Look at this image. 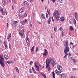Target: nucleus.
I'll return each instance as SVG.
<instances>
[{
  "mask_svg": "<svg viewBox=\"0 0 78 78\" xmlns=\"http://www.w3.org/2000/svg\"><path fill=\"white\" fill-rule=\"evenodd\" d=\"M58 70L60 71H58V70L56 69L55 71V72L58 75H61V74L59 73H61L62 72V67L61 66H57Z\"/></svg>",
  "mask_w": 78,
  "mask_h": 78,
  "instance_id": "f257e3e1",
  "label": "nucleus"
},
{
  "mask_svg": "<svg viewBox=\"0 0 78 78\" xmlns=\"http://www.w3.org/2000/svg\"><path fill=\"white\" fill-rule=\"evenodd\" d=\"M54 16H55L56 19V21L59 20V13L58 10H56L54 13Z\"/></svg>",
  "mask_w": 78,
  "mask_h": 78,
  "instance_id": "f03ea898",
  "label": "nucleus"
},
{
  "mask_svg": "<svg viewBox=\"0 0 78 78\" xmlns=\"http://www.w3.org/2000/svg\"><path fill=\"white\" fill-rule=\"evenodd\" d=\"M49 62L52 64V67H54L55 65V61L52 59L51 58H48Z\"/></svg>",
  "mask_w": 78,
  "mask_h": 78,
  "instance_id": "7ed1b4c3",
  "label": "nucleus"
},
{
  "mask_svg": "<svg viewBox=\"0 0 78 78\" xmlns=\"http://www.w3.org/2000/svg\"><path fill=\"white\" fill-rule=\"evenodd\" d=\"M70 50V48L69 47H66L65 49H64V53H66L67 52H69Z\"/></svg>",
  "mask_w": 78,
  "mask_h": 78,
  "instance_id": "20e7f679",
  "label": "nucleus"
},
{
  "mask_svg": "<svg viewBox=\"0 0 78 78\" xmlns=\"http://www.w3.org/2000/svg\"><path fill=\"white\" fill-rule=\"evenodd\" d=\"M26 42L27 45H28V46H29L30 45V39H29V38H28V36H27L26 37Z\"/></svg>",
  "mask_w": 78,
  "mask_h": 78,
  "instance_id": "39448f33",
  "label": "nucleus"
},
{
  "mask_svg": "<svg viewBox=\"0 0 78 78\" xmlns=\"http://www.w3.org/2000/svg\"><path fill=\"white\" fill-rule=\"evenodd\" d=\"M43 55H44L45 56H48V51L47 49H44V53H43Z\"/></svg>",
  "mask_w": 78,
  "mask_h": 78,
  "instance_id": "423d86ee",
  "label": "nucleus"
},
{
  "mask_svg": "<svg viewBox=\"0 0 78 78\" xmlns=\"http://www.w3.org/2000/svg\"><path fill=\"white\" fill-rule=\"evenodd\" d=\"M0 64L1 66L2 67H4V66H5V64L4 61H3L2 60H0Z\"/></svg>",
  "mask_w": 78,
  "mask_h": 78,
  "instance_id": "0eeeda50",
  "label": "nucleus"
},
{
  "mask_svg": "<svg viewBox=\"0 0 78 78\" xmlns=\"http://www.w3.org/2000/svg\"><path fill=\"white\" fill-rule=\"evenodd\" d=\"M25 10V8L23 7L20 9V13H22L23 12H24Z\"/></svg>",
  "mask_w": 78,
  "mask_h": 78,
  "instance_id": "6e6552de",
  "label": "nucleus"
},
{
  "mask_svg": "<svg viewBox=\"0 0 78 78\" xmlns=\"http://www.w3.org/2000/svg\"><path fill=\"white\" fill-rule=\"evenodd\" d=\"M46 69H48V71H49L50 70H51V68H50V66L49 65H46Z\"/></svg>",
  "mask_w": 78,
  "mask_h": 78,
  "instance_id": "1a4fd4ad",
  "label": "nucleus"
},
{
  "mask_svg": "<svg viewBox=\"0 0 78 78\" xmlns=\"http://www.w3.org/2000/svg\"><path fill=\"white\" fill-rule=\"evenodd\" d=\"M64 46L66 47H69V42L68 41H65V43L64 44Z\"/></svg>",
  "mask_w": 78,
  "mask_h": 78,
  "instance_id": "9d476101",
  "label": "nucleus"
},
{
  "mask_svg": "<svg viewBox=\"0 0 78 78\" xmlns=\"http://www.w3.org/2000/svg\"><path fill=\"white\" fill-rule=\"evenodd\" d=\"M75 19L77 20H78V14L77 13H75Z\"/></svg>",
  "mask_w": 78,
  "mask_h": 78,
  "instance_id": "9b49d317",
  "label": "nucleus"
},
{
  "mask_svg": "<svg viewBox=\"0 0 78 78\" xmlns=\"http://www.w3.org/2000/svg\"><path fill=\"white\" fill-rule=\"evenodd\" d=\"M46 65H49L50 64V61H49V60L48 59H47L46 61Z\"/></svg>",
  "mask_w": 78,
  "mask_h": 78,
  "instance_id": "f8f14e48",
  "label": "nucleus"
},
{
  "mask_svg": "<svg viewBox=\"0 0 78 78\" xmlns=\"http://www.w3.org/2000/svg\"><path fill=\"white\" fill-rule=\"evenodd\" d=\"M60 75L61 78H66V75L64 74H62L61 75L60 74Z\"/></svg>",
  "mask_w": 78,
  "mask_h": 78,
  "instance_id": "ddd939ff",
  "label": "nucleus"
},
{
  "mask_svg": "<svg viewBox=\"0 0 78 78\" xmlns=\"http://www.w3.org/2000/svg\"><path fill=\"white\" fill-rule=\"evenodd\" d=\"M41 75L43 76L44 77V78H47V76H46L45 74H44L43 72L41 73Z\"/></svg>",
  "mask_w": 78,
  "mask_h": 78,
  "instance_id": "4468645a",
  "label": "nucleus"
},
{
  "mask_svg": "<svg viewBox=\"0 0 78 78\" xmlns=\"http://www.w3.org/2000/svg\"><path fill=\"white\" fill-rule=\"evenodd\" d=\"M59 20L60 21H64V20H65L64 18V17L62 16L61 17V18H60Z\"/></svg>",
  "mask_w": 78,
  "mask_h": 78,
  "instance_id": "2eb2a0df",
  "label": "nucleus"
},
{
  "mask_svg": "<svg viewBox=\"0 0 78 78\" xmlns=\"http://www.w3.org/2000/svg\"><path fill=\"white\" fill-rule=\"evenodd\" d=\"M23 21L25 23H28V19H25L24 20H23Z\"/></svg>",
  "mask_w": 78,
  "mask_h": 78,
  "instance_id": "dca6fc26",
  "label": "nucleus"
},
{
  "mask_svg": "<svg viewBox=\"0 0 78 78\" xmlns=\"http://www.w3.org/2000/svg\"><path fill=\"white\" fill-rule=\"evenodd\" d=\"M28 3V2L27 1H25L24 3H23V5H28V4H27Z\"/></svg>",
  "mask_w": 78,
  "mask_h": 78,
  "instance_id": "f3484780",
  "label": "nucleus"
},
{
  "mask_svg": "<svg viewBox=\"0 0 78 78\" xmlns=\"http://www.w3.org/2000/svg\"><path fill=\"white\" fill-rule=\"evenodd\" d=\"M35 67L37 69V71H39V66L37 65H36Z\"/></svg>",
  "mask_w": 78,
  "mask_h": 78,
  "instance_id": "a211bd4d",
  "label": "nucleus"
},
{
  "mask_svg": "<svg viewBox=\"0 0 78 78\" xmlns=\"http://www.w3.org/2000/svg\"><path fill=\"white\" fill-rule=\"evenodd\" d=\"M2 3L4 6H5V5H6V2H5V0H2Z\"/></svg>",
  "mask_w": 78,
  "mask_h": 78,
  "instance_id": "6ab92c4d",
  "label": "nucleus"
},
{
  "mask_svg": "<svg viewBox=\"0 0 78 78\" xmlns=\"http://www.w3.org/2000/svg\"><path fill=\"white\" fill-rule=\"evenodd\" d=\"M12 26L14 27H16V24H15V23H14V22H12Z\"/></svg>",
  "mask_w": 78,
  "mask_h": 78,
  "instance_id": "aec40b11",
  "label": "nucleus"
},
{
  "mask_svg": "<svg viewBox=\"0 0 78 78\" xmlns=\"http://www.w3.org/2000/svg\"><path fill=\"white\" fill-rule=\"evenodd\" d=\"M4 57L5 59H6V60H7V59H8V58H9L8 56L7 55H4Z\"/></svg>",
  "mask_w": 78,
  "mask_h": 78,
  "instance_id": "412c9836",
  "label": "nucleus"
},
{
  "mask_svg": "<svg viewBox=\"0 0 78 78\" xmlns=\"http://www.w3.org/2000/svg\"><path fill=\"white\" fill-rule=\"evenodd\" d=\"M32 69L33 70V71L34 72V73L35 74H36V71L34 70V68L33 67H32Z\"/></svg>",
  "mask_w": 78,
  "mask_h": 78,
  "instance_id": "4be33fe9",
  "label": "nucleus"
},
{
  "mask_svg": "<svg viewBox=\"0 0 78 78\" xmlns=\"http://www.w3.org/2000/svg\"><path fill=\"white\" fill-rule=\"evenodd\" d=\"M69 29L71 31H72V30H73V27L72 26H70Z\"/></svg>",
  "mask_w": 78,
  "mask_h": 78,
  "instance_id": "5701e85b",
  "label": "nucleus"
},
{
  "mask_svg": "<svg viewBox=\"0 0 78 78\" xmlns=\"http://www.w3.org/2000/svg\"><path fill=\"white\" fill-rule=\"evenodd\" d=\"M51 22V20H50V18H49L48 20V23L49 24H50V22Z\"/></svg>",
  "mask_w": 78,
  "mask_h": 78,
  "instance_id": "b1692460",
  "label": "nucleus"
},
{
  "mask_svg": "<svg viewBox=\"0 0 78 78\" xmlns=\"http://www.w3.org/2000/svg\"><path fill=\"white\" fill-rule=\"evenodd\" d=\"M11 33H10L8 34V37H9V38L11 39Z\"/></svg>",
  "mask_w": 78,
  "mask_h": 78,
  "instance_id": "393cba45",
  "label": "nucleus"
},
{
  "mask_svg": "<svg viewBox=\"0 0 78 78\" xmlns=\"http://www.w3.org/2000/svg\"><path fill=\"white\" fill-rule=\"evenodd\" d=\"M41 16L42 17V18L43 19H45V16L44 14H42L41 15Z\"/></svg>",
  "mask_w": 78,
  "mask_h": 78,
  "instance_id": "a878e982",
  "label": "nucleus"
},
{
  "mask_svg": "<svg viewBox=\"0 0 78 78\" xmlns=\"http://www.w3.org/2000/svg\"><path fill=\"white\" fill-rule=\"evenodd\" d=\"M64 53L65 54V55L64 57V58H66L67 56V55H68V54H67V52H64Z\"/></svg>",
  "mask_w": 78,
  "mask_h": 78,
  "instance_id": "bb28decb",
  "label": "nucleus"
},
{
  "mask_svg": "<svg viewBox=\"0 0 78 78\" xmlns=\"http://www.w3.org/2000/svg\"><path fill=\"white\" fill-rule=\"evenodd\" d=\"M0 9L1 12H3L4 11V9L2 7L0 8Z\"/></svg>",
  "mask_w": 78,
  "mask_h": 78,
  "instance_id": "cd10ccee",
  "label": "nucleus"
},
{
  "mask_svg": "<svg viewBox=\"0 0 78 78\" xmlns=\"http://www.w3.org/2000/svg\"><path fill=\"white\" fill-rule=\"evenodd\" d=\"M52 75L53 78H55V72H53Z\"/></svg>",
  "mask_w": 78,
  "mask_h": 78,
  "instance_id": "c85d7f7f",
  "label": "nucleus"
},
{
  "mask_svg": "<svg viewBox=\"0 0 78 78\" xmlns=\"http://www.w3.org/2000/svg\"><path fill=\"white\" fill-rule=\"evenodd\" d=\"M27 16V13H26L25 14H23L22 15L23 17H26V16Z\"/></svg>",
  "mask_w": 78,
  "mask_h": 78,
  "instance_id": "c756f323",
  "label": "nucleus"
},
{
  "mask_svg": "<svg viewBox=\"0 0 78 78\" xmlns=\"http://www.w3.org/2000/svg\"><path fill=\"white\" fill-rule=\"evenodd\" d=\"M21 23L22 25H25V24L23 20L21 22Z\"/></svg>",
  "mask_w": 78,
  "mask_h": 78,
  "instance_id": "7c9ffc66",
  "label": "nucleus"
},
{
  "mask_svg": "<svg viewBox=\"0 0 78 78\" xmlns=\"http://www.w3.org/2000/svg\"><path fill=\"white\" fill-rule=\"evenodd\" d=\"M19 34H20V35L21 36H23V34H22L21 32H19Z\"/></svg>",
  "mask_w": 78,
  "mask_h": 78,
  "instance_id": "2f4dec72",
  "label": "nucleus"
},
{
  "mask_svg": "<svg viewBox=\"0 0 78 78\" xmlns=\"http://www.w3.org/2000/svg\"><path fill=\"white\" fill-rule=\"evenodd\" d=\"M35 50H36L35 51L36 53H37V51H38V48L37 47H36Z\"/></svg>",
  "mask_w": 78,
  "mask_h": 78,
  "instance_id": "473e14b6",
  "label": "nucleus"
},
{
  "mask_svg": "<svg viewBox=\"0 0 78 78\" xmlns=\"http://www.w3.org/2000/svg\"><path fill=\"white\" fill-rule=\"evenodd\" d=\"M59 30L60 31H62L63 28L62 27H60V28L59 29Z\"/></svg>",
  "mask_w": 78,
  "mask_h": 78,
  "instance_id": "72a5a7b5",
  "label": "nucleus"
},
{
  "mask_svg": "<svg viewBox=\"0 0 78 78\" xmlns=\"http://www.w3.org/2000/svg\"><path fill=\"white\" fill-rule=\"evenodd\" d=\"M5 46L6 48H8V46H7V45L6 44H5Z\"/></svg>",
  "mask_w": 78,
  "mask_h": 78,
  "instance_id": "f704fd0d",
  "label": "nucleus"
},
{
  "mask_svg": "<svg viewBox=\"0 0 78 78\" xmlns=\"http://www.w3.org/2000/svg\"><path fill=\"white\" fill-rule=\"evenodd\" d=\"M73 23L74 24H76V20L75 19L73 20Z\"/></svg>",
  "mask_w": 78,
  "mask_h": 78,
  "instance_id": "c9c22d12",
  "label": "nucleus"
},
{
  "mask_svg": "<svg viewBox=\"0 0 78 78\" xmlns=\"http://www.w3.org/2000/svg\"><path fill=\"white\" fill-rule=\"evenodd\" d=\"M59 3H62V0H58Z\"/></svg>",
  "mask_w": 78,
  "mask_h": 78,
  "instance_id": "e433bc0d",
  "label": "nucleus"
},
{
  "mask_svg": "<svg viewBox=\"0 0 78 78\" xmlns=\"http://www.w3.org/2000/svg\"><path fill=\"white\" fill-rule=\"evenodd\" d=\"M14 23H15V24L16 25V23H18V22L17 21H14Z\"/></svg>",
  "mask_w": 78,
  "mask_h": 78,
  "instance_id": "4c0bfd02",
  "label": "nucleus"
},
{
  "mask_svg": "<svg viewBox=\"0 0 78 78\" xmlns=\"http://www.w3.org/2000/svg\"><path fill=\"white\" fill-rule=\"evenodd\" d=\"M2 15H5V11H3L2 12Z\"/></svg>",
  "mask_w": 78,
  "mask_h": 78,
  "instance_id": "58836bf2",
  "label": "nucleus"
},
{
  "mask_svg": "<svg viewBox=\"0 0 78 78\" xmlns=\"http://www.w3.org/2000/svg\"><path fill=\"white\" fill-rule=\"evenodd\" d=\"M48 14L49 15H50V10H47Z\"/></svg>",
  "mask_w": 78,
  "mask_h": 78,
  "instance_id": "ea45409f",
  "label": "nucleus"
},
{
  "mask_svg": "<svg viewBox=\"0 0 78 78\" xmlns=\"http://www.w3.org/2000/svg\"><path fill=\"white\" fill-rule=\"evenodd\" d=\"M68 55L69 56H71V54H70V52H69Z\"/></svg>",
  "mask_w": 78,
  "mask_h": 78,
  "instance_id": "a19ab883",
  "label": "nucleus"
},
{
  "mask_svg": "<svg viewBox=\"0 0 78 78\" xmlns=\"http://www.w3.org/2000/svg\"><path fill=\"white\" fill-rule=\"evenodd\" d=\"M33 61H31L30 62V65H31V64H33Z\"/></svg>",
  "mask_w": 78,
  "mask_h": 78,
  "instance_id": "79ce46f5",
  "label": "nucleus"
},
{
  "mask_svg": "<svg viewBox=\"0 0 78 78\" xmlns=\"http://www.w3.org/2000/svg\"><path fill=\"white\" fill-rule=\"evenodd\" d=\"M7 63H8V64H10L11 63V62H10V61H7L6 62Z\"/></svg>",
  "mask_w": 78,
  "mask_h": 78,
  "instance_id": "37998d69",
  "label": "nucleus"
},
{
  "mask_svg": "<svg viewBox=\"0 0 78 78\" xmlns=\"http://www.w3.org/2000/svg\"><path fill=\"white\" fill-rule=\"evenodd\" d=\"M73 62L74 63H76V60L75 59L73 60Z\"/></svg>",
  "mask_w": 78,
  "mask_h": 78,
  "instance_id": "c03bdc74",
  "label": "nucleus"
},
{
  "mask_svg": "<svg viewBox=\"0 0 78 78\" xmlns=\"http://www.w3.org/2000/svg\"><path fill=\"white\" fill-rule=\"evenodd\" d=\"M2 57V58H3L4 56H3V55H0V57Z\"/></svg>",
  "mask_w": 78,
  "mask_h": 78,
  "instance_id": "a18cd8bd",
  "label": "nucleus"
},
{
  "mask_svg": "<svg viewBox=\"0 0 78 78\" xmlns=\"http://www.w3.org/2000/svg\"><path fill=\"white\" fill-rule=\"evenodd\" d=\"M71 78H77V77L75 76H72L71 77Z\"/></svg>",
  "mask_w": 78,
  "mask_h": 78,
  "instance_id": "49530a36",
  "label": "nucleus"
},
{
  "mask_svg": "<svg viewBox=\"0 0 78 78\" xmlns=\"http://www.w3.org/2000/svg\"><path fill=\"white\" fill-rule=\"evenodd\" d=\"M61 33L62 35V36H64V33L63 32H62Z\"/></svg>",
  "mask_w": 78,
  "mask_h": 78,
  "instance_id": "de8ad7c7",
  "label": "nucleus"
},
{
  "mask_svg": "<svg viewBox=\"0 0 78 78\" xmlns=\"http://www.w3.org/2000/svg\"><path fill=\"white\" fill-rule=\"evenodd\" d=\"M51 2H53L54 3H55V0H51Z\"/></svg>",
  "mask_w": 78,
  "mask_h": 78,
  "instance_id": "09e8293b",
  "label": "nucleus"
},
{
  "mask_svg": "<svg viewBox=\"0 0 78 78\" xmlns=\"http://www.w3.org/2000/svg\"><path fill=\"white\" fill-rule=\"evenodd\" d=\"M37 21L39 23V24H41V23L39 22V21L38 20H37Z\"/></svg>",
  "mask_w": 78,
  "mask_h": 78,
  "instance_id": "8fccbe9b",
  "label": "nucleus"
},
{
  "mask_svg": "<svg viewBox=\"0 0 78 78\" xmlns=\"http://www.w3.org/2000/svg\"><path fill=\"white\" fill-rule=\"evenodd\" d=\"M51 19H52V20L53 22H54V20L53 19V17L52 16H51Z\"/></svg>",
  "mask_w": 78,
  "mask_h": 78,
  "instance_id": "3c124183",
  "label": "nucleus"
},
{
  "mask_svg": "<svg viewBox=\"0 0 78 78\" xmlns=\"http://www.w3.org/2000/svg\"><path fill=\"white\" fill-rule=\"evenodd\" d=\"M54 31L55 32V31H56V28H54Z\"/></svg>",
  "mask_w": 78,
  "mask_h": 78,
  "instance_id": "603ef678",
  "label": "nucleus"
},
{
  "mask_svg": "<svg viewBox=\"0 0 78 78\" xmlns=\"http://www.w3.org/2000/svg\"><path fill=\"white\" fill-rule=\"evenodd\" d=\"M29 70H30V73H31V69H29Z\"/></svg>",
  "mask_w": 78,
  "mask_h": 78,
  "instance_id": "864d4df0",
  "label": "nucleus"
},
{
  "mask_svg": "<svg viewBox=\"0 0 78 78\" xmlns=\"http://www.w3.org/2000/svg\"><path fill=\"white\" fill-rule=\"evenodd\" d=\"M76 68H74L73 69V70H76Z\"/></svg>",
  "mask_w": 78,
  "mask_h": 78,
  "instance_id": "5fc2aeb1",
  "label": "nucleus"
},
{
  "mask_svg": "<svg viewBox=\"0 0 78 78\" xmlns=\"http://www.w3.org/2000/svg\"><path fill=\"white\" fill-rule=\"evenodd\" d=\"M21 32V33H23V32H24V30H22Z\"/></svg>",
  "mask_w": 78,
  "mask_h": 78,
  "instance_id": "6e6d98bb",
  "label": "nucleus"
},
{
  "mask_svg": "<svg viewBox=\"0 0 78 78\" xmlns=\"http://www.w3.org/2000/svg\"><path fill=\"white\" fill-rule=\"evenodd\" d=\"M70 59H73V57H70Z\"/></svg>",
  "mask_w": 78,
  "mask_h": 78,
  "instance_id": "4d7b16f0",
  "label": "nucleus"
},
{
  "mask_svg": "<svg viewBox=\"0 0 78 78\" xmlns=\"http://www.w3.org/2000/svg\"><path fill=\"white\" fill-rule=\"evenodd\" d=\"M46 17H48V14H46Z\"/></svg>",
  "mask_w": 78,
  "mask_h": 78,
  "instance_id": "13d9d810",
  "label": "nucleus"
},
{
  "mask_svg": "<svg viewBox=\"0 0 78 78\" xmlns=\"http://www.w3.org/2000/svg\"><path fill=\"white\" fill-rule=\"evenodd\" d=\"M31 51H34V49H33V48H31Z\"/></svg>",
  "mask_w": 78,
  "mask_h": 78,
  "instance_id": "bf43d9fd",
  "label": "nucleus"
},
{
  "mask_svg": "<svg viewBox=\"0 0 78 78\" xmlns=\"http://www.w3.org/2000/svg\"><path fill=\"white\" fill-rule=\"evenodd\" d=\"M30 27L31 28L32 27H33V26L32 25V24H31L30 25Z\"/></svg>",
  "mask_w": 78,
  "mask_h": 78,
  "instance_id": "052dcab7",
  "label": "nucleus"
},
{
  "mask_svg": "<svg viewBox=\"0 0 78 78\" xmlns=\"http://www.w3.org/2000/svg\"><path fill=\"white\" fill-rule=\"evenodd\" d=\"M9 38H8V37H7V39L8 40V41H10V40H9Z\"/></svg>",
  "mask_w": 78,
  "mask_h": 78,
  "instance_id": "680f3d73",
  "label": "nucleus"
},
{
  "mask_svg": "<svg viewBox=\"0 0 78 78\" xmlns=\"http://www.w3.org/2000/svg\"><path fill=\"white\" fill-rule=\"evenodd\" d=\"M16 72H18V73H19V69H17V70H16Z\"/></svg>",
  "mask_w": 78,
  "mask_h": 78,
  "instance_id": "e2e57ef3",
  "label": "nucleus"
},
{
  "mask_svg": "<svg viewBox=\"0 0 78 78\" xmlns=\"http://www.w3.org/2000/svg\"><path fill=\"white\" fill-rule=\"evenodd\" d=\"M18 55L20 56H21V54H20V53H18Z\"/></svg>",
  "mask_w": 78,
  "mask_h": 78,
  "instance_id": "0e129e2a",
  "label": "nucleus"
},
{
  "mask_svg": "<svg viewBox=\"0 0 78 78\" xmlns=\"http://www.w3.org/2000/svg\"><path fill=\"white\" fill-rule=\"evenodd\" d=\"M6 24H7V27H8V23H7Z\"/></svg>",
  "mask_w": 78,
  "mask_h": 78,
  "instance_id": "69168bd1",
  "label": "nucleus"
},
{
  "mask_svg": "<svg viewBox=\"0 0 78 78\" xmlns=\"http://www.w3.org/2000/svg\"><path fill=\"white\" fill-rule=\"evenodd\" d=\"M15 69H16V70H18V68H17V67H15Z\"/></svg>",
  "mask_w": 78,
  "mask_h": 78,
  "instance_id": "338daca9",
  "label": "nucleus"
},
{
  "mask_svg": "<svg viewBox=\"0 0 78 78\" xmlns=\"http://www.w3.org/2000/svg\"><path fill=\"white\" fill-rule=\"evenodd\" d=\"M70 44H71V45H73V43L70 42Z\"/></svg>",
  "mask_w": 78,
  "mask_h": 78,
  "instance_id": "774afa93",
  "label": "nucleus"
}]
</instances>
